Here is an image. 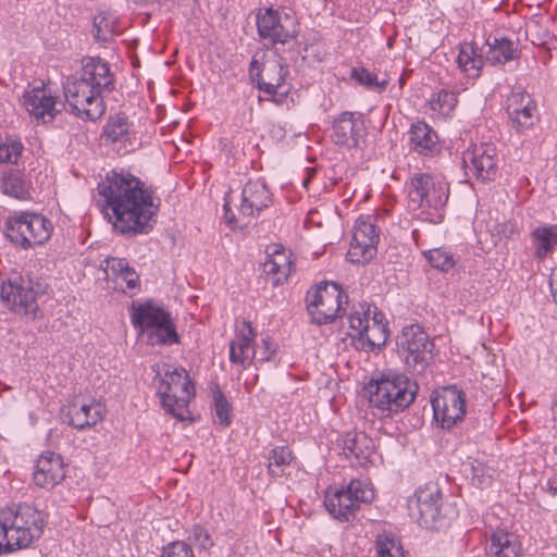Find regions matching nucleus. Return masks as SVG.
Masks as SVG:
<instances>
[{
    "mask_svg": "<svg viewBox=\"0 0 557 557\" xmlns=\"http://www.w3.org/2000/svg\"><path fill=\"white\" fill-rule=\"evenodd\" d=\"M550 289H552L553 298H554L555 302L557 304V277L556 278H552V281H550Z\"/></svg>",
    "mask_w": 557,
    "mask_h": 557,
    "instance_id": "56",
    "label": "nucleus"
},
{
    "mask_svg": "<svg viewBox=\"0 0 557 557\" xmlns=\"http://www.w3.org/2000/svg\"><path fill=\"white\" fill-rule=\"evenodd\" d=\"M486 46L485 61L492 65L505 64L519 57L517 45L508 38H488Z\"/></svg>",
    "mask_w": 557,
    "mask_h": 557,
    "instance_id": "30",
    "label": "nucleus"
},
{
    "mask_svg": "<svg viewBox=\"0 0 557 557\" xmlns=\"http://www.w3.org/2000/svg\"><path fill=\"white\" fill-rule=\"evenodd\" d=\"M106 406L92 398H75L62 408V414L70 425L77 430L95 426L106 417Z\"/></svg>",
    "mask_w": 557,
    "mask_h": 557,
    "instance_id": "16",
    "label": "nucleus"
},
{
    "mask_svg": "<svg viewBox=\"0 0 557 557\" xmlns=\"http://www.w3.org/2000/svg\"><path fill=\"white\" fill-rule=\"evenodd\" d=\"M71 112L82 120L97 121L106 112L103 94L79 76L69 77L63 85Z\"/></svg>",
    "mask_w": 557,
    "mask_h": 557,
    "instance_id": "8",
    "label": "nucleus"
},
{
    "mask_svg": "<svg viewBox=\"0 0 557 557\" xmlns=\"http://www.w3.org/2000/svg\"><path fill=\"white\" fill-rule=\"evenodd\" d=\"M79 77L102 94H110L115 87L114 76L110 71L108 62L98 57L84 60Z\"/></svg>",
    "mask_w": 557,
    "mask_h": 557,
    "instance_id": "24",
    "label": "nucleus"
},
{
    "mask_svg": "<svg viewBox=\"0 0 557 557\" xmlns=\"http://www.w3.org/2000/svg\"><path fill=\"white\" fill-rule=\"evenodd\" d=\"M397 345L406 366L413 372H424L433 360L434 344L429 334L417 324L404 327Z\"/></svg>",
    "mask_w": 557,
    "mask_h": 557,
    "instance_id": "12",
    "label": "nucleus"
},
{
    "mask_svg": "<svg viewBox=\"0 0 557 557\" xmlns=\"http://www.w3.org/2000/svg\"><path fill=\"white\" fill-rule=\"evenodd\" d=\"M432 408L436 422L450 430L466 414V395L456 385L446 386L432 399Z\"/></svg>",
    "mask_w": 557,
    "mask_h": 557,
    "instance_id": "15",
    "label": "nucleus"
},
{
    "mask_svg": "<svg viewBox=\"0 0 557 557\" xmlns=\"http://www.w3.org/2000/svg\"><path fill=\"white\" fill-rule=\"evenodd\" d=\"M552 410L555 414H557V395H556V398L554 399L553 404H552Z\"/></svg>",
    "mask_w": 557,
    "mask_h": 557,
    "instance_id": "57",
    "label": "nucleus"
},
{
    "mask_svg": "<svg viewBox=\"0 0 557 557\" xmlns=\"http://www.w3.org/2000/svg\"><path fill=\"white\" fill-rule=\"evenodd\" d=\"M121 33L117 18L111 13H99L94 17V36L98 41L108 42Z\"/></svg>",
    "mask_w": 557,
    "mask_h": 557,
    "instance_id": "36",
    "label": "nucleus"
},
{
    "mask_svg": "<svg viewBox=\"0 0 557 557\" xmlns=\"http://www.w3.org/2000/svg\"><path fill=\"white\" fill-rule=\"evenodd\" d=\"M47 288L48 285L39 280L14 276L2 284L0 297L15 313L36 319L38 298L47 293Z\"/></svg>",
    "mask_w": 557,
    "mask_h": 557,
    "instance_id": "7",
    "label": "nucleus"
},
{
    "mask_svg": "<svg viewBox=\"0 0 557 557\" xmlns=\"http://www.w3.org/2000/svg\"><path fill=\"white\" fill-rule=\"evenodd\" d=\"M189 540L201 549H209L214 545L208 531L199 524L193 527Z\"/></svg>",
    "mask_w": 557,
    "mask_h": 557,
    "instance_id": "49",
    "label": "nucleus"
},
{
    "mask_svg": "<svg viewBox=\"0 0 557 557\" xmlns=\"http://www.w3.org/2000/svg\"><path fill=\"white\" fill-rule=\"evenodd\" d=\"M128 289L137 290L139 288V276L134 270V268L127 269L121 276Z\"/></svg>",
    "mask_w": 557,
    "mask_h": 557,
    "instance_id": "53",
    "label": "nucleus"
},
{
    "mask_svg": "<svg viewBox=\"0 0 557 557\" xmlns=\"http://www.w3.org/2000/svg\"><path fill=\"white\" fill-rule=\"evenodd\" d=\"M256 23L259 37L272 45L285 44L298 35L296 18L272 8L259 10Z\"/></svg>",
    "mask_w": 557,
    "mask_h": 557,
    "instance_id": "14",
    "label": "nucleus"
},
{
    "mask_svg": "<svg viewBox=\"0 0 557 557\" xmlns=\"http://www.w3.org/2000/svg\"><path fill=\"white\" fill-rule=\"evenodd\" d=\"M230 200L228 198L225 199V202H224V206H223V210H224V220L225 222L231 226V227H234L235 224H236V218H235V214L231 211V207H230Z\"/></svg>",
    "mask_w": 557,
    "mask_h": 557,
    "instance_id": "55",
    "label": "nucleus"
},
{
    "mask_svg": "<svg viewBox=\"0 0 557 557\" xmlns=\"http://www.w3.org/2000/svg\"><path fill=\"white\" fill-rule=\"evenodd\" d=\"M351 78L371 90L382 91L387 86V81L380 82L377 76L366 67H354L351 70Z\"/></svg>",
    "mask_w": 557,
    "mask_h": 557,
    "instance_id": "45",
    "label": "nucleus"
},
{
    "mask_svg": "<svg viewBox=\"0 0 557 557\" xmlns=\"http://www.w3.org/2000/svg\"><path fill=\"white\" fill-rule=\"evenodd\" d=\"M24 146L18 138L0 136V163L17 164Z\"/></svg>",
    "mask_w": 557,
    "mask_h": 557,
    "instance_id": "43",
    "label": "nucleus"
},
{
    "mask_svg": "<svg viewBox=\"0 0 557 557\" xmlns=\"http://www.w3.org/2000/svg\"><path fill=\"white\" fill-rule=\"evenodd\" d=\"M148 342L151 345L168 346L180 342V336L176 332V326L171 314L166 318V322H161L148 333Z\"/></svg>",
    "mask_w": 557,
    "mask_h": 557,
    "instance_id": "37",
    "label": "nucleus"
},
{
    "mask_svg": "<svg viewBox=\"0 0 557 557\" xmlns=\"http://www.w3.org/2000/svg\"><path fill=\"white\" fill-rule=\"evenodd\" d=\"M161 557H194V553L188 544L176 541L163 548Z\"/></svg>",
    "mask_w": 557,
    "mask_h": 557,
    "instance_id": "48",
    "label": "nucleus"
},
{
    "mask_svg": "<svg viewBox=\"0 0 557 557\" xmlns=\"http://www.w3.org/2000/svg\"><path fill=\"white\" fill-rule=\"evenodd\" d=\"M497 232L504 235L506 238H513L519 234V228L513 222H505L497 226Z\"/></svg>",
    "mask_w": 557,
    "mask_h": 557,
    "instance_id": "54",
    "label": "nucleus"
},
{
    "mask_svg": "<svg viewBox=\"0 0 557 557\" xmlns=\"http://www.w3.org/2000/svg\"><path fill=\"white\" fill-rule=\"evenodd\" d=\"M104 201V213L113 228L126 236L148 234L156 223L159 206L153 203L152 193L145 183L127 171L112 170L98 184Z\"/></svg>",
    "mask_w": 557,
    "mask_h": 557,
    "instance_id": "1",
    "label": "nucleus"
},
{
    "mask_svg": "<svg viewBox=\"0 0 557 557\" xmlns=\"http://www.w3.org/2000/svg\"><path fill=\"white\" fill-rule=\"evenodd\" d=\"M488 552L494 557H519L522 549L515 534L496 530L491 535Z\"/></svg>",
    "mask_w": 557,
    "mask_h": 557,
    "instance_id": "32",
    "label": "nucleus"
},
{
    "mask_svg": "<svg viewBox=\"0 0 557 557\" xmlns=\"http://www.w3.org/2000/svg\"><path fill=\"white\" fill-rule=\"evenodd\" d=\"M377 557H404L399 541L392 533H382L375 541Z\"/></svg>",
    "mask_w": 557,
    "mask_h": 557,
    "instance_id": "42",
    "label": "nucleus"
},
{
    "mask_svg": "<svg viewBox=\"0 0 557 557\" xmlns=\"http://www.w3.org/2000/svg\"><path fill=\"white\" fill-rule=\"evenodd\" d=\"M211 393L215 417L220 425L226 428L232 423V404L228 401L218 384H214L211 388Z\"/></svg>",
    "mask_w": 557,
    "mask_h": 557,
    "instance_id": "38",
    "label": "nucleus"
},
{
    "mask_svg": "<svg viewBox=\"0 0 557 557\" xmlns=\"http://www.w3.org/2000/svg\"><path fill=\"white\" fill-rule=\"evenodd\" d=\"M293 459L292 451L287 446L274 447L268 457V472L271 476H282L284 467L289 466Z\"/></svg>",
    "mask_w": 557,
    "mask_h": 557,
    "instance_id": "39",
    "label": "nucleus"
},
{
    "mask_svg": "<svg viewBox=\"0 0 557 557\" xmlns=\"http://www.w3.org/2000/svg\"><path fill=\"white\" fill-rule=\"evenodd\" d=\"M384 315L373 308L372 324L369 325V331L362 334V337L358 339L360 347L363 350L373 351L375 348H381L385 345L388 334L386 325L383 323Z\"/></svg>",
    "mask_w": 557,
    "mask_h": 557,
    "instance_id": "31",
    "label": "nucleus"
},
{
    "mask_svg": "<svg viewBox=\"0 0 557 557\" xmlns=\"http://www.w3.org/2000/svg\"><path fill=\"white\" fill-rule=\"evenodd\" d=\"M64 478V462L60 455L47 451L38 457L33 472V481L38 487L51 490Z\"/></svg>",
    "mask_w": 557,
    "mask_h": 557,
    "instance_id": "20",
    "label": "nucleus"
},
{
    "mask_svg": "<svg viewBox=\"0 0 557 557\" xmlns=\"http://www.w3.org/2000/svg\"><path fill=\"white\" fill-rule=\"evenodd\" d=\"M527 99L532 98L524 90L519 89L511 92V95L507 99V113L509 117L515 113H518L519 109H522L523 106H527Z\"/></svg>",
    "mask_w": 557,
    "mask_h": 557,
    "instance_id": "50",
    "label": "nucleus"
},
{
    "mask_svg": "<svg viewBox=\"0 0 557 557\" xmlns=\"http://www.w3.org/2000/svg\"><path fill=\"white\" fill-rule=\"evenodd\" d=\"M287 74V65L284 62V58L280 54L267 55L262 53L261 58H259L257 53L250 61V79L257 83L260 91L269 96H275L278 92V89L285 83Z\"/></svg>",
    "mask_w": 557,
    "mask_h": 557,
    "instance_id": "13",
    "label": "nucleus"
},
{
    "mask_svg": "<svg viewBox=\"0 0 557 557\" xmlns=\"http://www.w3.org/2000/svg\"><path fill=\"white\" fill-rule=\"evenodd\" d=\"M456 103V94L446 89H442L437 92L436 98L431 100V108L434 111L449 113L455 108Z\"/></svg>",
    "mask_w": 557,
    "mask_h": 557,
    "instance_id": "46",
    "label": "nucleus"
},
{
    "mask_svg": "<svg viewBox=\"0 0 557 557\" xmlns=\"http://www.w3.org/2000/svg\"><path fill=\"white\" fill-rule=\"evenodd\" d=\"M408 206L411 210L438 212L449 197V186L443 176L431 173H413L406 183Z\"/></svg>",
    "mask_w": 557,
    "mask_h": 557,
    "instance_id": "5",
    "label": "nucleus"
},
{
    "mask_svg": "<svg viewBox=\"0 0 557 557\" xmlns=\"http://www.w3.org/2000/svg\"><path fill=\"white\" fill-rule=\"evenodd\" d=\"M399 83H400V85H403L405 83V78L403 76L399 78Z\"/></svg>",
    "mask_w": 557,
    "mask_h": 557,
    "instance_id": "61",
    "label": "nucleus"
},
{
    "mask_svg": "<svg viewBox=\"0 0 557 557\" xmlns=\"http://www.w3.org/2000/svg\"><path fill=\"white\" fill-rule=\"evenodd\" d=\"M261 348H260V361H269L272 356L276 352L277 345L273 342V339L270 336H265L261 341Z\"/></svg>",
    "mask_w": 557,
    "mask_h": 557,
    "instance_id": "52",
    "label": "nucleus"
},
{
    "mask_svg": "<svg viewBox=\"0 0 557 557\" xmlns=\"http://www.w3.org/2000/svg\"><path fill=\"white\" fill-rule=\"evenodd\" d=\"M23 104L30 115L44 122L52 121L59 112L55 108L57 99L44 87L25 91Z\"/></svg>",
    "mask_w": 557,
    "mask_h": 557,
    "instance_id": "23",
    "label": "nucleus"
},
{
    "mask_svg": "<svg viewBox=\"0 0 557 557\" xmlns=\"http://www.w3.org/2000/svg\"><path fill=\"white\" fill-rule=\"evenodd\" d=\"M272 202V196L261 180L248 181L242 191L239 213L243 216H255Z\"/></svg>",
    "mask_w": 557,
    "mask_h": 557,
    "instance_id": "21",
    "label": "nucleus"
},
{
    "mask_svg": "<svg viewBox=\"0 0 557 557\" xmlns=\"http://www.w3.org/2000/svg\"><path fill=\"white\" fill-rule=\"evenodd\" d=\"M343 450L346 457L354 458L360 466L370 462L374 443L364 432L349 431L343 437Z\"/></svg>",
    "mask_w": 557,
    "mask_h": 557,
    "instance_id": "28",
    "label": "nucleus"
},
{
    "mask_svg": "<svg viewBox=\"0 0 557 557\" xmlns=\"http://www.w3.org/2000/svg\"><path fill=\"white\" fill-rule=\"evenodd\" d=\"M457 63L468 77L478 78L484 65V58L474 42L465 41L459 45Z\"/></svg>",
    "mask_w": 557,
    "mask_h": 557,
    "instance_id": "29",
    "label": "nucleus"
},
{
    "mask_svg": "<svg viewBox=\"0 0 557 557\" xmlns=\"http://www.w3.org/2000/svg\"><path fill=\"white\" fill-rule=\"evenodd\" d=\"M470 475L471 482L473 485L478 487H483L490 484L492 474L490 473V469L486 468L483 463L476 462L471 463L470 466Z\"/></svg>",
    "mask_w": 557,
    "mask_h": 557,
    "instance_id": "47",
    "label": "nucleus"
},
{
    "mask_svg": "<svg viewBox=\"0 0 557 557\" xmlns=\"http://www.w3.org/2000/svg\"><path fill=\"white\" fill-rule=\"evenodd\" d=\"M374 493L360 480H351L345 488H329L325 493L324 505L330 515L341 521L355 518L361 503L373 499Z\"/></svg>",
    "mask_w": 557,
    "mask_h": 557,
    "instance_id": "9",
    "label": "nucleus"
},
{
    "mask_svg": "<svg viewBox=\"0 0 557 557\" xmlns=\"http://www.w3.org/2000/svg\"><path fill=\"white\" fill-rule=\"evenodd\" d=\"M106 270H110L113 275L121 276L127 269H129L128 261L124 258H107L104 260Z\"/></svg>",
    "mask_w": 557,
    "mask_h": 557,
    "instance_id": "51",
    "label": "nucleus"
},
{
    "mask_svg": "<svg viewBox=\"0 0 557 557\" xmlns=\"http://www.w3.org/2000/svg\"><path fill=\"white\" fill-rule=\"evenodd\" d=\"M550 490H552L553 495H555V494H556V492H557V487H553V486L550 485Z\"/></svg>",
    "mask_w": 557,
    "mask_h": 557,
    "instance_id": "59",
    "label": "nucleus"
},
{
    "mask_svg": "<svg viewBox=\"0 0 557 557\" xmlns=\"http://www.w3.org/2000/svg\"><path fill=\"white\" fill-rule=\"evenodd\" d=\"M348 304V296L333 282L319 284L307 294V309L312 321L319 325L332 323Z\"/></svg>",
    "mask_w": 557,
    "mask_h": 557,
    "instance_id": "11",
    "label": "nucleus"
},
{
    "mask_svg": "<svg viewBox=\"0 0 557 557\" xmlns=\"http://www.w3.org/2000/svg\"><path fill=\"white\" fill-rule=\"evenodd\" d=\"M408 510L421 527L437 530L444 524L447 512L443 507L442 493L434 482L419 487L408 500Z\"/></svg>",
    "mask_w": 557,
    "mask_h": 557,
    "instance_id": "10",
    "label": "nucleus"
},
{
    "mask_svg": "<svg viewBox=\"0 0 557 557\" xmlns=\"http://www.w3.org/2000/svg\"><path fill=\"white\" fill-rule=\"evenodd\" d=\"M418 384L406 374L386 370L368 385V400L375 416L392 417L404 411L416 399Z\"/></svg>",
    "mask_w": 557,
    "mask_h": 557,
    "instance_id": "3",
    "label": "nucleus"
},
{
    "mask_svg": "<svg viewBox=\"0 0 557 557\" xmlns=\"http://www.w3.org/2000/svg\"><path fill=\"white\" fill-rule=\"evenodd\" d=\"M512 126L518 131L522 132L532 127L537 121L536 103L532 99H527V106L519 109L518 113H515L509 117Z\"/></svg>",
    "mask_w": 557,
    "mask_h": 557,
    "instance_id": "40",
    "label": "nucleus"
},
{
    "mask_svg": "<svg viewBox=\"0 0 557 557\" xmlns=\"http://www.w3.org/2000/svg\"><path fill=\"white\" fill-rule=\"evenodd\" d=\"M462 162L468 171L482 181H492L496 174L498 156L493 144H481L462 153Z\"/></svg>",
    "mask_w": 557,
    "mask_h": 557,
    "instance_id": "18",
    "label": "nucleus"
},
{
    "mask_svg": "<svg viewBox=\"0 0 557 557\" xmlns=\"http://www.w3.org/2000/svg\"><path fill=\"white\" fill-rule=\"evenodd\" d=\"M309 180H310L309 177H308V178H306V180H304L302 185H304L305 187L308 185Z\"/></svg>",
    "mask_w": 557,
    "mask_h": 557,
    "instance_id": "58",
    "label": "nucleus"
},
{
    "mask_svg": "<svg viewBox=\"0 0 557 557\" xmlns=\"http://www.w3.org/2000/svg\"><path fill=\"white\" fill-rule=\"evenodd\" d=\"M375 306L362 301L354 305L348 315L349 327L354 332L352 337L357 341L362 337L364 332L369 331L370 320L372 321L373 308Z\"/></svg>",
    "mask_w": 557,
    "mask_h": 557,
    "instance_id": "34",
    "label": "nucleus"
},
{
    "mask_svg": "<svg viewBox=\"0 0 557 557\" xmlns=\"http://www.w3.org/2000/svg\"><path fill=\"white\" fill-rule=\"evenodd\" d=\"M102 137L107 144H128L131 148L135 145V131L133 123L124 112L110 114L102 128Z\"/></svg>",
    "mask_w": 557,
    "mask_h": 557,
    "instance_id": "26",
    "label": "nucleus"
},
{
    "mask_svg": "<svg viewBox=\"0 0 557 557\" xmlns=\"http://www.w3.org/2000/svg\"><path fill=\"white\" fill-rule=\"evenodd\" d=\"M311 557H323L320 553H314Z\"/></svg>",
    "mask_w": 557,
    "mask_h": 557,
    "instance_id": "60",
    "label": "nucleus"
},
{
    "mask_svg": "<svg viewBox=\"0 0 557 557\" xmlns=\"http://www.w3.org/2000/svg\"><path fill=\"white\" fill-rule=\"evenodd\" d=\"M45 515L27 503L13 504L0 511V556L29 547L39 540Z\"/></svg>",
    "mask_w": 557,
    "mask_h": 557,
    "instance_id": "2",
    "label": "nucleus"
},
{
    "mask_svg": "<svg viewBox=\"0 0 557 557\" xmlns=\"http://www.w3.org/2000/svg\"><path fill=\"white\" fill-rule=\"evenodd\" d=\"M53 225L45 215L30 211L15 212L5 222L7 237L22 249H33L45 244L52 234Z\"/></svg>",
    "mask_w": 557,
    "mask_h": 557,
    "instance_id": "6",
    "label": "nucleus"
},
{
    "mask_svg": "<svg viewBox=\"0 0 557 557\" xmlns=\"http://www.w3.org/2000/svg\"><path fill=\"white\" fill-rule=\"evenodd\" d=\"M377 243L379 232L374 224V218L371 215L359 216L354 227L350 256L356 257V261L367 262L375 256Z\"/></svg>",
    "mask_w": 557,
    "mask_h": 557,
    "instance_id": "17",
    "label": "nucleus"
},
{
    "mask_svg": "<svg viewBox=\"0 0 557 557\" xmlns=\"http://www.w3.org/2000/svg\"><path fill=\"white\" fill-rule=\"evenodd\" d=\"M171 313L163 307L156 305L152 300L145 302H133L129 307L132 324L140 333L152 331L161 322H166Z\"/></svg>",
    "mask_w": 557,
    "mask_h": 557,
    "instance_id": "22",
    "label": "nucleus"
},
{
    "mask_svg": "<svg viewBox=\"0 0 557 557\" xmlns=\"http://www.w3.org/2000/svg\"><path fill=\"white\" fill-rule=\"evenodd\" d=\"M409 144L412 151L424 157H432L441 150L436 132L425 122L421 121L411 125Z\"/></svg>",
    "mask_w": 557,
    "mask_h": 557,
    "instance_id": "27",
    "label": "nucleus"
},
{
    "mask_svg": "<svg viewBox=\"0 0 557 557\" xmlns=\"http://www.w3.org/2000/svg\"><path fill=\"white\" fill-rule=\"evenodd\" d=\"M263 272L272 278L273 285L285 281L290 272V262L287 261L285 252L275 250L263 263Z\"/></svg>",
    "mask_w": 557,
    "mask_h": 557,
    "instance_id": "35",
    "label": "nucleus"
},
{
    "mask_svg": "<svg viewBox=\"0 0 557 557\" xmlns=\"http://www.w3.org/2000/svg\"><path fill=\"white\" fill-rule=\"evenodd\" d=\"M156 372L153 384L163 408L173 417L183 420V410L195 396V385L187 371L163 364V374L160 369Z\"/></svg>",
    "mask_w": 557,
    "mask_h": 557,
    "instance_id": "4",
    "label": "nucleus"
},
{
    "mask_svg": "<svg viewBox=\"0 0 557 557\" xmlns=\"http://www.w3.org/2000/svg\"><path fill=\"white\" fill-rule=\"evenodd\" d=\"M332 138L337 146L348 149L358 148L366 135V127L360 113L345 111L332 125Z\"/></svg>",
    "mask_w": 557,
    "mask_h": 557,
    "instance_id": "19",
    "label": "nucleus"
},
{
    "mask_svg": "<svg viewBox=\"0 0 557 557\" xmlns=\"http://www.w3.org/2000/svg\"><path fill=\"white\" fill-rule=\"evenodd\" d=\"M244 330L237 335L236 339L230 344V360L247 369L256 358L257 351L252 346L256 337L255 330L249 321H243Z\"/></svg>",
    "mask_w": 557,
    "mask_h": 557,
    "instance_id": "25",
    "label": "nucleus"
},
{
    "mask_svg": "<svg viewBox=\"0 0 557 557\" xmlns=\"http://www.w3.org/2000/svg\"><path fill=\"white\" fill-rule=\"evenodd\" d=\"M1 190L3 194L16 199H26L28 197L27 186L18 173H9L2 176Z\"/></svg>",
    "mask_w": 557,
    "mask_h": 557,
    "instance_id": "41",
    "label": "nucleus"
},
{
    "mask_svg": "<svg viewBox=\"0 0 557 557\" xmlns=\"http://www.w3.org/2000/svg\"><path fill=\"white\" fill-rule=\"evenodd\" d=\"M531 236L536 257L544 259L557 246V225H540L532 231Z\"/></svg>",
    "mask_w": 557,
    "mask_h": 557,
    "instance_id": "33",
    "label": "nucleus"
},
{
    "mask_svg": "<svg viewBox=\"0 0 557 557\" xmlns=\"http://www.w3.org/2000/svg\"><path fill=\"white\" fill-rule=\"evenodd\" d=\"M423 256L429 263L441 271H448L455 265L454 257L450 252L442 248H434L423 251Z\"/></svg>",
    "mask_w": 557,
    "mask_h": 557,
    "instance_id": "44",
    "label": "nucleus"
}]
</instances>
